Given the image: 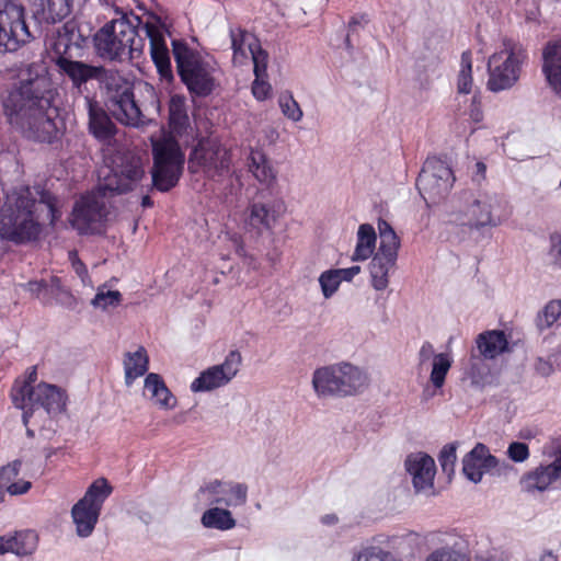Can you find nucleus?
<instances>
[{
	"mask_svg": "<svg viewBox=\"0 0 561 561\" xmlns=\"http://www.w3.org/2000/svg\"><path fill=\"white\" fill-rule=\"evenodd\" d=\"M27 65L26 77L20 79L3 99V111L10 125L27 138L51 142L57 136V107L53 106L54 91L49 79Z\"/></svg>",
	"mask_w": 561,
	"mask_h": 561,
	"instance_id": "obj_1",
	"label": "nucleus"
},
{
	"mask_svg": "<svg viewBox=\"0 0 561 561\" xmlns=\"http://www.w3.org/2000/svg\"><path fill=\"white\" fill-rule=\"evenodd\" d=\"M33 196L30 188L19 193L13 204H7L0 215V236L2 239L15 243H24L36 240L41 233L38 222L42 213H46V218L50 225L61 217L58 207V199L48 191L37 190Z\"/></svg>",
	"mask_w": 561,
	"mask_h": 561,
	"instance_id": "obj_2",
	"label": "nucleus"
},
{
	"mask_svg": "<svg viewBox=\"0 0 561 561\" xmlns=\"http://www.w3.org/2000/svg\"><path fill=\"white\" fill-rule=\"evenodd\" d=\"M76 28L75 23H65L57 31V36L50 42L49 48L53 53L51 60L59 72L71 81L73 89L82 93L88 82L99 80L103 66L73 59L71 49L73 45L79 46L80 37Z\"/></svg>",
	"mask_w": 561,
	"mask_h": 561,
	"instance_id": "obj_3",
	"label": "nucleus"
},
{
	"mask_svg": "<svg viewBox=\"0 0 561 561\" xmlns=\"http://www.w3.org/2000/svg\"><path fill=\"white\" fill-rule=\"evenodd\" d=\"M172 48L178 73L188 92L197 98L210 95L217 87L216 62L180 41H173Z\"/></svg>",
	"mask_w": 561,
	"mask_h": 561,
	"instance_id": "obj_4",
	"label": "nucleus"
},
{
	"mask_svg": "<svg viewBox=\"0 0 561 561\" xmlns=\"http://www.w3.org/2000/svg\"><path fill=\"white\" fill-rule=\"evenodd\" d=\"M98 82L105 90L110 110L119 123L131 127L145 123V116L135 101L129 80L117 70L102 67Z\"/></svg>",
	"mask_w": 561,
	"mask_h": 561,
	"instance_id": "obj_5",
	"label": "nucleus"
},
{
	"mask_svg": "<svg viewBox=\"0 0 561 561\" xmlns=\"http://www.w3.org/2000/svg\"><path fill=\"white\" fill-rule=\"evenodd\" d=\"M527 59L528 54L522 44L503 38L501 48L488 60V89L501 92L513 88L518 82Z\"/></svg>",
	"mask_w": 561,
	"mask_h": 561,
	"instance_id": "obj_6",
	"label": "nucleus"
},
{
	"mask_svg": "<svg viewBox=\"0 0 561 561\" xmlns=\"http://www.w3.org/2000/svg\"><path fill=\"white\" fill-rule=\"evenodd\" d=\"M367 385V375L348 363L318 368L312 376V386L319 397L353 396Z\"/></svg>",
	"mask_w": 561,
	"mask_h": 561,
	"instance_id": "obj_7",
	"label": "nucleus"
},
{
	"mask_svg": "<svg viewBox=\"0 0 561 561\" xmlns=\"http://www.w3.org/2000/svg\"><path fill=\"white\" fill-rule=\"evenodd\" d=\"M152 153V186L160 192H169L176 186L183 173L184 153L178 141L171 137H162L153 141Z\"/></svg>",
	"mask_w": 561,
	"mask_h": 561,
	"instance_id": "obj_8",
	"label": "nucleus"
},
{
	"mask_svg": "<svg viewBox=\"0 0 561 561\" xmlns=\"http://www.w3.org/2000/svg\"><path fill=\"white\" fill-rule=\"evenodd\" d=\"M112 490L106 479H98L88 488L84 496L72 506L71 517L79 537L87 538L92 535L103 503L111 495Z\"/></svg>",
	"mask_w": 561,
	"mask_h": 561,
	"instance_id": "obj_9",
	"label": "nucleus"
},
{
	"mask_svg": "<svg viewBox=\"0 0 561 561\" xmlns=\"http://www.w3.org/2000/svg\"><path fill=\"white\" fill-rule=\"evenodd\" d=\"M31 39L24 7L14 0H0V53L16 51Z\"/></svg>",
	"mask_w": 561,
	"mask_h": 561,
	"instance_id": "obj_10",
	"label": "nucleus"
},
{
	"mask_svg": "<svg viewBox=\"0 0 561 561\" xmlns=\"http://www.w3.org/2000/svg\"><path fill=\"white\" fill-rule=\"evenodd\" d=\"M108 194L100 191V185L82 195L76 203L71 213L70 224L80 234L100 233L102 224L108 211L105 197Z\"/></svg>",
	"mask_w": 561,
	"mask_h": 561,
	"instance_id": "obj_11",
	"label": "nucleus"
},
{
	"mask_svg": "<svg viewBox=\"0 0 561 561\" xmlns=\"http://www.w3.org/2000/svg\"><path fill=\"white\" fill-rule=\"evenodd\" d=\"M455 182L450 167L439 158H427L416 180V187L427 205L437 204L450 192Z\"/></svg>",
	"mask_w": 561,
	"mask_h": 561,
	"instance_id": "obj_12",
	"label": "nucleus"
},
{
	"mask_svg": "<svg viewBox=\"0 0 561 561\" xmlns=\"http://www.w3.org/2000/svg\"><path fill=\"white\" fill-rule=\"evenodd\" d=\"M130 36H134V26L129 21L113 20L94 34L95 51L102 59L123 61L126 59V47Z\"/></svg>",
	"mask_w": 561,
	"mask_h": 561,
	"instance_id": "obj_13",
	"label": "nucleus"
},
{
	"mask_svg": "<svg viewBox=\"0 0 561 561\" xmlns=\"http://www.w3.org/2000/svg\"><path fill=\"white\" fill-rule=\"evenodd\" d=\"M466 216L471 229L497 227L504 222L510 213L506 203L496 194L478 193L467 206Z\"/></svg>",
	"mask_w": 561,
	"mask_h": 561,
	"instance_id": "obj_14",
	"label": "nucleus"
},
{
	"mask_svg": "<svg viewBox=\"0 0 561 561\" xmlns=\"http://www.w3.org/2000/svg\"><path fill=\"white\" fill-rule=\"evenodd\" d=\"M144 163L140 157L133 153H125L119 158V163L112 170V173L104 179L100 191L108 195L124 194L135 190L145 179Z\"/></svg>",
	"mask_w": 561,
	"mask_h": 561,
	"instance_id": "obj_15",
	"label": "nucleus"
},
{
	"mask_svg": "<svg viewBox=\"0 0 561 561\" xmlns=\"http://www.w3.org/2000/svg\"><path fill=\"white\" fill-rule=\"evenodd\" d=\"M248 490L245 483L215 479L202 485L197 495L207 505L238 507L247 503Z\"/></svg>",
	"mask_w": 561,
	"mask_h": 561,
	"instance_id": "obj_16",
	"label": "nucleus"
},
{
	"mask_svg": "<svg viewBox=\"0 0 561 561\" xmlns=\"http://www.w3.org/2000/svg\"><path fill=\"white\" fill-rule=\"evenodd\" d=\"M228 151L214 141H201L193 149L188 158V169L196 173L203 171L207 176L214 178L229 169Z\"/></svg>",
	"mask_w": 561,
	"mask_h": 561,
	"instance_id": "obj_17",
	"label": "nucleus"
},
{
	"mask_svg": "<svg viewBox=\"0 0 561 561\" xmlns=\"http://www.w3.org/2000/svg\"><path fill=\"white\" fill-rule=\"evenodd\" d=\"M242 357L240 352L231 351L224 363L214 365L199 374L191 383L193 392H207L229 383L238 374Z\"/></svg>",
	"mask_w": 561,
	"mask_h": 561,
	"instance_id": "obj_18",
	"label": "nucleus"
},
{
	"mask_svg": "<svg viewBox=\"0 0 561 561\" xmlns=\"http://www.w3.org/2000/svg\"><path fill=\"white\" fill-rule=\"evenodd\" d=\"M149 39L150 56L161 78L171 80L173 78L169 49L164 37V27L157 16H151L140 25Z\"/></svg>",
	"mask_w": 561,
	"mask_h": 561,
	"instance_id": "obj_19",
	"label": "nucleus"
},
{
	"mask_svg": "<svg viewBox=\"0 0 561 561\" xmlns=\"http://www.w3.org/2000/svg\"><path fill=\"white\" fill-rule=\"evenodd\" d=\"M67 397L58 387L45 382L36 386V390L31 396L30 404L23 410L22 421L27 426L30 417L38 407L46 410L48 414H58L66 409Z\"/></svg>",
	"mask_w": 561,
	"mask_h": 561,
	"instance_id": "obj_20",
	"label": "nucleus"
},
{
	"mask_svg": "<svg viewBox=\"0 0 561 561\" xmlns=\"http://www.w3.org/2000/svg\"><path fill=\"white\" fill-rule=\"evenodd\" d=\"M497 466L499 459L482 443H478L462 459V472L473 483H479L484 472L492 471Z\"/></svg>",
	"mask_w": 561,
	"mask_h": 561,
	"instance_id": "obj_21",
	"label": "nucleus"
},
{
	"mask_svg": "<svg viewBox=\"0 0 561 561\" xmlns=\"http://www.w3.org/2000/svg\"><path fill=\"white\" fill-rule=\"evenodd\" d=\"M404 466L412 477V483L416 492L433 489L436 465L430 455L424 453L411 454L407 457Z\"/></svg>",
	"mask_w": 561,
	"mask_h": 561,
	"instance_id": "obj_22",
	"label": "nucleus"
},
{
	"mask_svg": "<svg viewBox=\"0 0 561 561\" xmlns=\"http://www.w3.org/2000/svg\"><path fill=\"white\" fill-rule=\"evenodd\" d=\"M84 108L89 116V130L99 140L107 141L116 133L115 124L111 121L100 103L89 96H83Z\"/></svg>",
	"mask_w": 561,
	"mask_h": 561,
	"instance_id": "obj_23",
	"label": "nucleus"
},
{
	"mask_svg": "<svg viewBox=\"0 0 561 561\" xmlns=\"http://www.w3.org/2000/svg\"><path fill=\"white\" fill-rule=\"evenodd\" d=\"M398 252L377 250L370 264L371 286L376 290H385L389 285V273L394 267Z\"/></svg>",
	"mask_w": 561,
	"mask_h": 561,
	"instance_id": "obj_24",
	"label": "nucleus"
},
{
	"mask_svg": "<svg viewBox=\"0 0 561 561\" xmlns=\"http://www.w3.org/2000/svg\"><path fill=\"white\" fill-rule=\"evenodd\" d=\"M560 471V468L553 466L552 462L546 466L541 465L522 477V490L527 493L543 492L561 477Z\"/></svg>",
	"mask_w": 561,
	"mask_h": 561,
	"instance_id": "obj_25",
	"label": "nucleus"
},
{
	"mask_svg": "<svg viewBox=\"0 0 561 561\" xmlns=\"http://www.w3.org/2000/svg\"><path fill=\"white\" fill-rule=\"evenodd\" d=\"M508 350V341L503 331L491 330L480 333L476 337V355H480L486 360L496 358Z\"/></svg>",
	"mask_w": 561,
	"mask_h": 561,
	"instance_id": "obj_26",
	"label": "nucleus"
},
{
	"mask_svg": "<svg viewBox=\"0 0 561 561\" xmlns=\"http://www.w3.org/2000/svg\"><path fill=\"white\" fill-rule=\"evenodd\" d=\"M542 58V72L549 85L561 96V42L547 44Z\"/></svg>",
	"mask_w": 561,
	"mask_h": 561,
	"instance_id": "obj_27",
	"label": "nucleus"
},
{
	"mask_svg": "<svg viewBox=\"0 0 561 561\" xmlns=\"http://www.w3.org/2000/svg\"><path fill=\"white\" fill-rule=\"evenodd\" d=\"M488 362L480 355H476V351H471L463 371V378L470 381L471 387L482 390L493 383L494 375Z\"/></svg>",
	"mask_w": 561,
	"mask_h": 561,
	"instance_id": "obj_28",
	"label": "nucleus"
},
{
	"mask_svg": "<svg viewBox=\"0 0 561 561\" xmlns=\"http://www.w3.org/2000/svg\"><path fill=\"white\" fill-rule=\"evenodd\" d=\"M5 553L11 552L18 557H26L37 549L38 537L34 530L25 529L2 536Z\"/></svg>",
	"mask_w": 561,
	"mask_h": 561,
	"instance_id": "obj_29",
	"label": "nucleus"
},
{
	"mask_svg": "<svg viewBox=\"0 0 561 561\" xmlns=\"http://www.w3.org/2000/svg\"><path fill=\"white\" fill-rule=\"evenodd\" d=\"M37 368L31 366L23 377L16 378L10 390V398L16 409H25L31 402V396L36 390Z\"/></svg>",
	"mask_w": 561,
	"mask_h": 561,
	"instance_id": "obj_30",
	"label": "nucleus"
},
{
	"mask_svg": "<svg viewBox=\"0 0 561 561\" xmlns=\"http://www.w3.org/2000/svg\"><path fill=\"white\" fill-rule=\"evenodd\" d=\"M145 390L150 393V399L164 410H171L176 405V399L168 389L159 374L150 373L145 378Z\"/></svg>",
	"mask_w": 561,
	"mask_h": 561,
	"instance_id": "obj_31",
	"label": "nucleus"
},
{
	"mask_svg": "<svg viewBox=\"0 0 561 561\" xmlns=\"http://www.w3.org/2000/svg\"><path fill=\"white\" fill-rule=\"evenodd\" d=\"M279 213L274 206L263 203H254L249 208L247 224L259 233L271 230L277 221Z\"/></svg>",
	"mask_w": 561,
	"mask_h": 561,
	"instance_id": "obj_32",
	"label": "nucleus"
},
{
	"mask_svg": "<svg viewBox=\"0 0 561 561\" xmlns=\"http://www.w3.org/2000/svg\"><path fill=\"white\" fill-rule=\"evenodd\" d=\"M376 231L369 224H362L357 230V241L352 261H366L369 259L376 249Z\"/></svg>",
	"mask_w": 561,
	"mask_h": 561,
	"instance_id": "obj_33",
	"label": "nucleus"
},
{
	"mask_svg": "<svg viewBox=\"0 0 561 561\" xmlns=\"http://www.w3.org/2000/svg\"><path fill=\"white\" fill-rule=\"evenodd\" d=\"M190 124L185 98L179 94L169 102V125L173 133L182 135Z\"/></svg>",
	"mask_w": 561,
	"mask_h": 561,
	"instance_id": "obj_34",
	"label": "nucleus"
},
{
	"mask_svg": "<svg viewBox=\"0 0 561 561\" xmlns=\"http://www.w3.org/2000/svg\"><path fill=\"white\" fill-rule=\"evenodd\" d=\"M149 358L145 347L140 346L134 353H127L124 360L125 381L130 386L135 379L145 375L148 370Z\"/></svg>",
	"mask_w": 561,
	"mask_h": 561,
	"instance_id": "obj_35",
	"label": "nucleus"
},
{
	"mask_svg": "<svg viewBox=\"0 0 561 561\" xmlns=\"http://www.w3.org/2000/svg\"><path fill=\"white\" fill-rule=\"evenodd\" d=\"M211 507L202 515V524L206 528L218 530H229L236 526V519L230 511L219 505H210Z\"/></svg>",
	"mask_w": 561,
	"mask_h": 561,
	"instance_id": "obj_36",
	"label": "nucleus"
},
{
	"mask_svg": "<svg viewBox=\"0 0 561 561\" xmlns=\"http://www.w3.org/2000/svg\"><path fill=\"white\" fill-rule=\"evenodd\" d=\"M249 160L250 171L257 181L264 184H271L274 182L276 178L275 172L263 152L252 150Z\"/></svg>",
	"mask_w": 561,
	"mask_h": 561,
	"instance_id": "obj_37",
	"label": "nucleus"
},
{
	"mask_svg": "<svg viewBox=\"0 0 561 561\" xmlns=\"http://www.w3.org/2000/svg\"><path fill=\"white\" fill-rule=\"evenodd\" d=\"M42 15L46 22L56 23L66 18L71 11V0H39Z\"/></svg>",
	"mask_w": 561,
	"mask_h": 561,
	"instance_id": "obj_38",
	"label": "nucleus"
},
{
	"mask_svg": "<svg viewBox=\"0 0 561 561\" xmlns=\"http://www.w3.org/2000/svg\"><path fill=\"white\" fill-rule=\"evenodd\" d=\"M352 561H401V559L380 546H365L353 554Z\"/></svg>",
	"mask_w": 561,
	"mask_h": 561,
	"instance_id": "obj_39",
	"label": "nucleus"
},
{
	"mask_svg": "<svg viewBox=\"0 0 561 561\" xmlns=\"http://www.w3.org/2000/svg\"><path fill=\"white\" fill-rule=\"evenodd\" d=\"M472 55L470 50L461 54L460 70L457 79V90L459 93L469 94L472 91Z\"/></svg>",
	"mask_w": 561,
	"mask_h": 561,
	"instance_id": "obj_40",
	"label": "nucleus"
},
{
	"mask_svg": "<svg viewBox=\"0 0 561 561\" xmlns=\"http://www.w3.org/2000/svg\"><path fill=\"white\" fill-rule=\"evenodd\" d=\"M451 363L453 360L450 356L446 353H439L434 356L430 380L436 389H440L444 386L445 378L451 367Z\"/></svg>",
	"mask_w": 561,
	"mask_h": 561,
	"instance_id": "obj_41",
	"label": "nucleus"
},
{
	"mask_svg": "<svg viewBox=\"0 0 561 561\" xmlns=\"http://www.w3.org/2000/svg\"><path fill=\"white\" fill-rule=\"evenodd\" d=\"M248 49L251 54L252 61L254 65L253 71L256 78H266L267 77V61L268 54L262 49L259 41L256 38H252V42L248 44Z\"/></svg>",
	"mask_w": 561,
	"mask_h": 561,
	"instance_id": "obj_42",
	"label": "nucleus"
},
{
	"mask_svg": "<svg viewBox=\"0 0 561 561\" xmlns=\"http://www.w3.org/2000/svg\"><path fill=\"white\" fill-rule=\"evenodd\" d=\"M378 230L380 237L378 250L398 252L400 249V239L391 225L383 219H379Z\"/></svg>",
	"mask_w": 561,
	"mask_h": 561,
	"instance_id": "obj_43",
	"label": "nucleus"
},
{
	"mask_svg": "<svg viewBox=\"0 0 561 561\" xmlns=\"http://www.w3.org/2000/svg\"><path fill=\"white\" fill-rule=\"evenodd\" d=\"M561 316V299L549 301L543 310L538 313L537 328L542 331L550 328Z\"/></svg>",
	"mask_w": 561,
	"mask_h": 561,
	"instance_id": "obj_44",
	"label": "nucleus"
},
{
	"mask_svg": "<svg viewBox=\"0 0 561 561\" xmlns=\"http://www.w3.org/2000/svg\"><path fill=\"white\" fill-rule=\"evenodd\" d=\"M21 468V461L14 460L0 468V491L5 496V493L11 488V484L18 479Z\"/></svg>",
	"mask_w": 561,
	"mask_h": 561,
	"instance_id": "obj_45",
	"label": "nucleus"
},
{
	"mask_svg": "<svg viewBox=\"0 0 561 561\" xmlns=\"http://www.w3.org/2000/svg\"><path fill=\"white\" fill-rule=\"evenodd\" d=\"M230 37L233 58L247 57L245 46L255 37L241 28L230 30Z\"/></svg>",
	"mask_w": 561,
	"mask_h": 561,
	"instance_id": "obj_46",
	"label": "nucleus"
},
{
	"mask_svg": "<svg viewBox=\"0 0 561 561\" xmlns=\"http://www.w3.org/2000/svg\"><path fill=\"white\" fill-rule=\"evenodd\" d=\"M121 301L122 294L118 290L104 291L102 288H99L96 295L91 300V305L105 310L107 307H117Z\"/></svg>",
	"mask_w": 561,
	"mask_h": 561,
	"instance_id": "obj_47",
	"label": "nucleus"
},
{
	"mask_svg": "<svg viewBox=\"0 0 561 561\" xmlns=\"http://www.w3.org/2000/svg\"><path fill=\"white\" fill-rule=\"evenodd\" d=\"M456 450V443L447 444L443 447L438 456V461L440 463L442 470L448 477H451L455 471V463L457 460Z\"/></svg>",
	"mask_w": 561,
	"mask_h": 561,
	"instance_id": "obj_48",
	"label": "nucleus"
},
{
	"mask_svg": "<svg viewBox=\"0 0 561 561\" xmlns=\"http://www.w3.org/2000/svg\"><path fill=\"white\" fill-rule=\"evenodd\" d=\"M279 107L282 113L293 122H299L302 118V111L298 102L293 98L291 94H284L279 96Z\"/></svg>",
	"mask_w": 561,
	"mask_h": 561,
	"instance_id": "obj_49",
	"label": "nucleus"
},
{
	"mask_svg": "<svg viewBox=\"0 0 561 561\" xmlns=\"http://www.w3.org/2000/svg\"><path fill=\"white\" fill-rule=\"evenodd\" d=\"M319 283L323 296L330 298L339 289L341 279L336 270H328L320 275Z\"/></svg>",
	"mask_w": 561,
	"mask_h": 561,
	"instance_id": "obj_50",
	"label": "nucleus"
},
{
	"mask_svg": "<svg viewBox=\"0 0 561 561\" xmlns=\"http://www.w3.org/2000/svg\"><path fill=\"white\" fill-rule=\"evenodd\" d=\"M557 355L550 354L547 357L538 356L534 362V370L536 375L548 378L556 371Z\"/></svg>",
	"mask_w": 561,
	"mask_h": 561,
	"instance_id": "obj_51",
	"label": "nucleus"
},
{
	"mask_svg": "<svg viewBox=\"0 0 561 561\" xmlns=\"http://www.w3.org/2000/svg\"><path fill=\"white\" fill-rule=\"evenodd\" d=\"M425 561H468V559L453 548L443 547L430 553Z\"/></svg>",
	"mask_w": 561,
	"mask_h": 561,
	"instance_id": "obj_52",
	"label": "nucleus"
},
{
	"mask_svg": "<svg viewBox=\"0 0 561 561\" xmlns=\"http://www.w3.org/2000/svg\"><path fill=\"white\" fill-rule=\"evenodd\" d=\"M145 45V38H142L138 33V30L134 27V36H130L129 41L127 42L126 48L128 51L126 53V59L140 58L144 53Z\"/></svg>",
	"mask_w": 561,
	"mask_h": 561,
	"instance_id": "obj_53",
	"label": "nucleus"
},
{
	"mask_svg": "<svg viewBox=\"0 0 561 561\" xmlns=\"http://www.w3.org/2000/svg\"><path fill=\"white\" fill-rule=\"evenodd\" d=\"M507 456L515 462H523L529 457L528 445L522 442H513L508 445Z\"/></svg>",
	"mask_w": 561,
	"mask_h": 561,
	"instance_id": "obj_54",
	"label": "nucleus"
},
{
	"mask_svg": "<svg viewBox=\"0 0 561 561\" xmlns=\"http://www.w3.org/2000/svg\"><path fill=\"white\" fill-rule=\"evenodd\" d=\"M271 92V85L265 78H256L252 83V93L254 98L259 101H263L268 98Z\"/></svg>",
	"mask_w": 561,
	"mask_h": 561,
	"instance_id": "obj_55",
	"label": "nucleus"
},
{
	"mask_svg": "<svg viewBox=\"0 0 561 561\" xmlns=\"http://www.w3.org/2000/svg\"><path fill=\"white\" fill-rule=\"evenodd\" d=\"M550 254L553 256L554 262L561 266V233L553 232L550 234Z\"/></svg>",
	"mask_w": 561,
	"mask_h": 561,
	"instance_id": "obj_56",
	"label": "nucleus"
},
{
	"mask_svg": "<svg viewBox=\"0 0 561 561\" xmlns=\"http://www.w3.org/2000/svg\"><path fill=\"white\" fill-rule=\"evenodd\" d=\"M469 117L474 123H480L483 119V111L481 107V101H480V96H478V95H473V98H472L471 105L469 107Z\"/></svg>",
	"mask_w": 561,
	"mask_h": 561,
	"instance_id": "obj_57",
	"label": "nucleus"
},
{
	"mask_svg": "<svg viewBox=\"0 0 561 561\" xmlns=\"http://www.w3.org/2000/svg\"><path fill=\"white\" fill-rule=\"evenodd\" d=\"M31 488H32V482L22 480V479H16L14 481V483L11 484V488L9 489V491L7 493H9L10 495H13V496L22 495V494L27 493Z\"/></svg>",
	"mask_w": 561,
	"mask_h": 561,
	"instance_id": "obj_58",
	"label": "nucleus"
},
{
	"mask_svg": "<svg viewBox=\"0 0 561 561\" xmlns=\"http://www.w3.org/2000/svg\"><path fill=\"white\" fill-rule=\"evenodd\" d=\"M434 346L430 342H424L419 351L417 358L419 364L422 366L435 356Z\"/></svg>",
	"mask_w": 561,
	"mask_h": 561,
	"instance_id": "obj_59",
	"label": "nucleus"
},
{
	"mask_svg": "<svg viewBox=\"0 0 561 561\" xmlns=\"http://www.w3.org/2000/svg\"><path fill=\"white\" fill-rule=\"evenodd\" d=\"M336 272H337V274H339V276H340L341 282H342V280H347V282H350V280H352V279H353V277H354L355 275L359 274V272H360V266H358V265H354V266H351V267H348V268H337V270H336Z\"/></svg>",
	"mask_w": 561,
	"mask_h": 561,
	"instance_id": "obj_60",
	"label": "nucleus"
},
{
	"mask_svg": "<svg viewBox=\"0 0 561 561\" xmlns=\"http://www.w3.org/2000/svg\"><path fill=\"white\" fill-rule=\"evenodd\" d=\"M26 287L30 293L38 297L44 289H47V283L43 280H31L26 284Z\"/></svg>",
	"mask_w": 561,
	"mask_h": 561,
	"instance_id": "obj_61",
	"label": "nucleus"
},
{
	"mask_svg": "<svg viewBox=\"0 0 561 561\" xmlns=\"http://www.w3.org/2000/svg\"><path fill=\"white\" fill-rule=\"evenodd\" d=\"M72 255V268L76 272V274L78 276H87L88 268L85 264L80 259H78L76 254Z\"/></svg>",
	"mask_w": 561,
	"mask_h": 561,
	"instance_id": "obj_62",
	"label": "nucleus"
},
{
	"mask_svg": "<svg viewBox=\"0 0 561 561\" xmlns=\"http://www.w3.org/2000/svg\"><path fill=\"white\" fill-rule=\"evenodd\" d=\"M47 289H49L51 294H59L64 291V287L58 277L50 278L49 283H47Z\"/></svg>",
	"mask_w": 561,
	"mask_h": 561,
	"instance_id": "obj_63",
	"label": "nucleus"
},
{
	"mask_svg": "<svg viewBox=\"0 0 561 561\" xmlns=\"http://www.w3.org/2000/svg\"><path fill=\"white\" fill-rule=\"evenodd\" d=\"M539 561H559V558L551 550H546L540 556Z\"/></svg>",
	"mask_w": 561,
	"mask_h": 561,
	"instance_id": "obj_64",
	"label": "nucleus"
}]
</instances>
